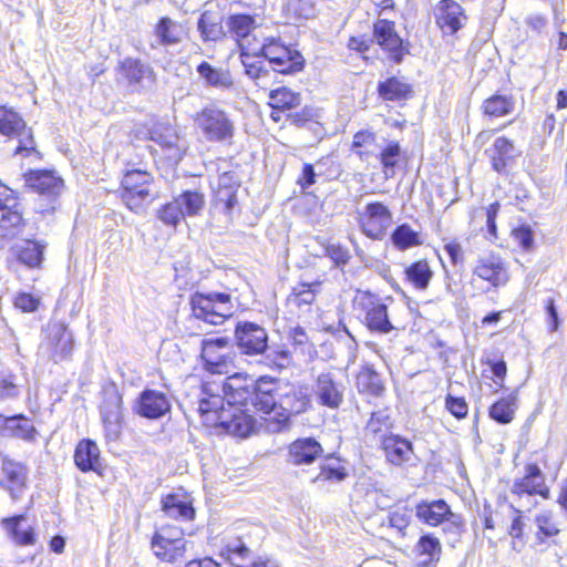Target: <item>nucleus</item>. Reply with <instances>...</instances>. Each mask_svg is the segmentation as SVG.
<instances>
[{
    "mask_svg": "<svg viewBox=\"0 0 567 567\" xmlns=\"http://www.w3.org/2000/svg\"><path fill=\"white\" fill-rule=\"evenodd\" d=\"M276 379L264 375L258 380L234 373L221 383L204 382L198 401L203 423L221 427L227 433L247 437L255 429L252 410L269 413L276 405Z\"/></svg>",
    "mask_w": 567,
    "mask_h": 567,
    "instance_id": "1",
    "label": "nucleus"
},
{
    "mask_svg": "<svg viewBox=\"0 0 567 567\" xmlns=\"http://www.w3.org/2000/svg\"><path fill=\"white\" fill-rule=\"evenodd\" d=\"M276 405L265 417V427L270 433H279L289 427V421L292 415L300 414L307 410L310 404L309 394L306 388L296 385L278 386L276 379V390L274 391Z\"/></svg>",
    "mask_w": 567,
    "mask_h": 567,
    "instance_id": "2",
    "label": "nucleus"
},
{
    "mask_svg": "<svg viewBox=\"0 0 567 567\" xmlns=\"http://www.w3.org/2000/svg\"><path fill=\"white\" fill-rule=\"evenodd\" d=\"M190 305L196 319L213 326L223 324L235 312L230 295L224 292H195Z\"/></svg>",
    "mask_w": 567,
    "mask_h": 567,
    "instance_id": "3",
    "label": "nucleus"
},
{
    "mask_svg": "<svg viewBox=\"0 0 567 567\" xmlns=\"http://www.w3.org/2000/svg\"><path fill=\"white\" fill-rule=\"evenodd\" d=\"M195 125L208 142L227 143L235 134V125L229 114L218 106L210 104L199 111L194 117Z\"/></svg>",
    "mask_w": 567,
    "mask_h": 567,
    "instance_id": "4",
    "label": "nucleus"
},
{
    "mask_svg": "<svg viewBox=\"0 0 567 567\" xmlns=\"http://www.w3.org/2000/svg\"><path fill=\"white\" fill-rule=\"evenodd\" d=\"M256 41V52L254 54H260L278 74H292L300 71L303 68L305 60L302 55L275 39L265 40L259 42L256 35L252 37Z\"/></svg>",
    "mask_w": 567,
    "mask_h": 567,
    "instance_id": "5",
    "label": "nucleus"
},
{
    "mask_svg": "<svg viewBox=\"0 0 567 567\" xmlns=\"http://www.w3.org/2000/svg\"><path fill=\"white\" fill-rule=\"evenodd\" d=\"M40 351L54 363L68 361L74 351V334L63 321H50Z\"/></svg>",
    "mask_w": 567,
    "mask_h": 567,
    "instance_id": "6",
    "label": "nucleus"
},
{
    "mask_svg": "<svg viewBox=\"0 0 567 567\" xmlns=\"http://www.w3.org/2000/svg\"><path fill=\"white\" fill-rule=\"evenodd\" d=\"M511 493L517 496L522 502L519 505L527 509L535 507L537 504L530 497L539 495L544 499L549 498V488L545 484V476L540 467L535 463L526 464L524 476L513 482Z\"/></svg>",
    "mask_w": 567,
    "mask_h": 567,
    "instance_id": "7",
    "label": "nucleus"
},
{
    "mask_svg": "<svg viewBox=\"0 0 567 567\" xmlns=\"http://www.w3.org/2000/svg\"><path fill=\"white\" fill-rule=\"evenodd\" d=\"M0 133L9 137H18L19 145L16 154L29 156L37 152L31 128L27 127L24 120L12 109L0 106Z\"/></svg>",
    "mask_w": 567,
    "mask_h": 567,
    "instance_id": "8",
    "label": "nucleus"
},
{
    "mask_svg": "<svg viewBox=\"0 0 567 567\" xmlns=\"http://www.w3.org/2000/svg\"><path fill=\"white\" fill-rule=\"evenodd\" d=\"M200 358L204 369L213 374H227L234 365L231 346L223 337L204 339Z\"/></svg>",
    "mask_w": 567,
    "mask_h": 567,
    "instance_id": "9",
    "label": "nucleus"
},
{
    "mask_svg": "<svg viewBox=\"0 0 567 567\" xmlns=\"http://www.w3.org/2000/svg\"><path fill=\"white\" fill-rule=\"evenodd\" d=\"M151 183L152 176L146 171L132 169L124 175L122 199L132 212L138 213L151 196Z\"/></svg>",
    "mask_w": 567,
    "mask_h": 567,
    "instance_id": "10",
    "label": "nucleus"
},
{
    "mask_svg": "<svg viewBox=\"0 0 567 567\" xmlns=\"http://www.w3.org/2000/svg\"><path fill=\"white\" fill-rule=\"evenodd\" d=\"M436 27L443 35H454L468 20L464 8L455 0H440L433 8Z\"/></svg>",
    "mask_w": 567,
    "mask_h": 567,
    "instance_id": "11",
    "label": "nucleus"
},
{
    "mask_svg": "<svg viewBox=\"0 0 567 567\" xmlns=\"http://www.w3.org/2000/svg\"><path fill=\"white\" fill-rule=\"evenodd\" d=\"M312 390L318 402L329 409H338L343 402L344 386L339 373L333 370L319 373Z\"/></svg>",
    "mask_w": 567,
    "mask_h": 567,
    "instance_id": "12",
    "label": "nucleus"
},
{
    "mask_svg": "<svg viewBox=\"0 0 567 567\" xmlns=\"http://www.w3.org/2000/svg\"><path fill=\"white\" fill-rule=\"evenodd\" d=\"M235 339L240 351L247 355L261 354L268 348L266 329L255 322H238L235 329Z\"/></svg>",
    "mask_w": 567,
    "mask_h": 567,
    "instance_id": "13",
    "label": "nucleus"
},
{
    "mask_svg": "<svg viewBox=\"0 0 567 567\" xmlns=\"http://www.w3.org/2000/svg\"><path fill=\"white\" fill-rule=\"evenodd\" d=\"M100 412L106 437L116 440L122 424V395L114 386L104 390Z\"/></svg>",
    "mask_w": 567,
    "mask_h": 567,
    "instance_id": "14",
    "label": "nucleus"
},
{
    "mask_svg": "<svg viewBox=\"0 0 567 567\" xmlns=\"http://www.w3.org/2000/svg\"><path fill=\"white\" fill-rule=\"evenodd\" d=\"M355 305L365 310V323L370 330L386 333L390 331L388 307L380 303L374 296L362 293L355 298Z\"/></svg>",
    "mask_w": 567,
    "mask_h": 567,
    "instance_id": "15",
    "label": "nucleus"
},
{
    "mask_svg": "<svg viewBox=\"0 0 567 567\" xmlns=\"http://www.w3.org/2000/svg\"><path fill=\"white\" fill-rule=\"evenodd\" d=\"M323 449L313 437H301L288 446L287 462L297 467L311 465L321 457Z\"/></svg>",
    "mask_w": 567,
    "mask_h": 567,
    "instance_id": "16",
    "label": "nucleus"
},
{
    "mask_svg": "<svg viewBox=\"0 0 567 567\" xmlns=\"http://www.w3.org/2000/svg\"><path fill=\"white\" fill-rule=\"evenodd\" d=\"M492 168L498 174H506L508 166L515 163L520 156V152L516 148L513 141L505 136L497 137L491 147L485 150Z\"/></svg>",
    "mask_w": 567,
    "mask_h": 567,
    "instance_id": "17",
    "label": "nucleus"
},
{
    "mask_svg": "<svg viewBox=\"0 0 567 567\" xmlns=\"http://www.w3.org/2000/svg\"><path fill=\"white\" fill-rule=\"evenodd\" d=\"M364 436L371 445L382 449L385 452L386 460H389L390 412L388 409L372 413L367 423Z\"/></svg>",
    "mask_w": 567,
    "mask_h": 567,
    "instance_id": "18",
    "label": "nucleus"
},
{
    "mask_svg": "<svg viewBox=\"0 0 567 567\" xmlns=\"http://www.w3.org/2000/svg\"><path fill=\"white\" fill-rule=\"evenodd\" d=\"M361 225L363 233L368 237L381 239L385 236L386 229L390 226V212L380 203L369 204Z\"/></svg>",
    "mask_w": 567,
    "mask_h": 567,
    "instance_id": "19",
    "label": "nucleus"
},
{
    "mask_svg": "<svg viewBox=\"0 0 567 567\" xmlns=\"http://www.w3.org/2000/svg\"><path fill=\"white\" fill-rule=\"evenodd\" d=\"M133 409L143 417L159 419L169 411L171 404L164 393L146 389L140 394Z\"/></svg>",
    "mask_w": 567,
    "mask_h": 567,
    "instance_id": "20",
    "label": "nucleus"
},
{
    "mask_svg": "<svg viewBox=\"0 0 567 567\" xmlns=\"http://www.w3.org/2000/svg\"><path fill=\"white\" fill-rule=\"evenodd\" d=\"M260 54H254L249 50L241 51V63L245 68V73L255 81L256 85L261 89H269L277 78L274 69H268L264 60H260Z\"/></svg>",
    "mask_w": 567,
    "mask_h": 567,
    "instance_id": "21",
    "label": "nucleus"
},
{
    "mask_svg": "<svg viewBox=\"0 0 567 567\" xmlns=\"http://www.w3.org/2000/svg\"><path fill=\"white\" fill-rule=\"evenodd\" d=\"M120 70L132 90L144 89L154 82L153 70L137 59H125L121 62Z\"/></svg>",
    "mask_w": 567,
    "mask_h": 567,
    "instance_id": "22",
    "label": "nucleus"
},
{
    "mask_svg": "<svg viewBox=\"0 0 567 567\" xmlns=\"http://www.w3.org/2000/svg\"><path fill=\"white\" fill-rule=\"evenodd\" d=\"M24 181L28 187L48 197L58 196L63 188V181L50 171H30Z\"/></svg>",
    "mask_w": 567,
    "mask_h": 567,
    "instance_id": "23",
    "label": "nucleus"
},
{
    "mask_svg": "<svg viewBox=\"0 0 567 567\" xmlns=\"http://www.w3.org/2000/svg\"><path fill=\"white\" fill-rule=\"evenodd\" d=\"M450 505L444 499L422 501L415 506V516L425 525L440 526L451 513Z\"/></svg>",
    "mask_w": 567,
    "mask_h": 567,
    "instance_id": "24",
    "label": "nucleus"
},
{
    "mask_svg": "<svg viewBox=\"0 0 567 567\" xmlns=\"http://www.w3.org/2000/svg\"><path fill=\"white\" fill-rule=\"evenodd\" d=\"M228 27L231 30V32L237 37L241 51L249 50L251 52H256V42L252 43L250 39L251 32L255 31V29L257 28L256 19L252 16H230L228 19Z\"/></svg>",
    "mask_w": 567,
    "mask_h": 567,
    "instance_id": "25",
    "label": "nucleus"
},
{
    "mask_svg": "<svg viewBox=\"0 0 567 567\" xmlns=\"http://www.w3.org/2000/svg\"><path fill=\"white\" fill-rule=\"evenodd\" d=\"M474 275L491 282L493 287H499L507 282L508 275L499 258L489 256L481 258L474 268Z\"/></svg>",
    "mask_w": 567,
    "mask_h": 567,
    "instance_id": "26",
    "label": "nucleus"
},
{
    "mask_svg": "<svg viewBox=\"0 0 567 567\" xmlns=\"http://www.w3.org/2000/svg\"><path fill=\"white\" fill-rule=\"evenodd\" d=\"M352 150L361 157H369L374 155L379 157L378 147L375 144V136L370 132H358L353 136ZM381 162L384 168L390 167V146L384 147L380 152Z\"/></svg>",
    "mask_w": 567,
    "mask_h": 567,
    "instance_id": "27",
    "label": "nucleus"
},
{
    "mask_svg": "<svg viewBox=\"0 0 567 567\" xmlns=\"http://www.w3.org/2000/svg\"><path fill=\"white\" fill-rule=\"evenodd\" d=\"M3 487L10 492L12 498H18L27 481V468L17 462L4 458L2 461Z\"/></svg>",
    "mask_w": 567,
    "mask_h": 567,
    "instance_id": "28",
    "label": "nucleus"
},
{
    "mask_svg": "<svg viewBox=\"0 0 567 567\" xmlns=\"http://www.w3.org/2000/svg\"><path fill=\"white\" fill-rule=\"evenodd\" d=\"M239 182L231 172H225L219 175L215 190L216 200L224 204L225 212L230 214L237 205V190Z\"/></svg>",
    "mask_w": 567,
    "mask_h": 567,
    "instance_id": "29",
    "label": "nucleus"
},
{
    "mask_svg": "<svg viewBox=\"0 0 567 567\" xmlns=\"http://www.w3.org/2000/svg\"><path fill=\"white\" fill-rule=\"evenodd\" d=\"M433 276L434 271L426 259L416 260L404 268V281L417 291H425Z\"/></svg>",
    "mask_w": 567,
    "mask_h": 567,
    "instance_id": "30",
    "label": "nucleus"
},
{
    "mask_svg": "<svg viewBox=\"0 0 567 567\" xmlns=\"http://www.w3.org/2000/svg\"><path fill=\"white\" fill-rule=\"evenodd\" d=\"M100 461L97 444L89 439L81 440L74 451V463L82 472L95 471Z\"/></svg>",
    "mask_w": 567,
    "mask_h": 567,
    "instance_id": "31",
    "label": "nucleus"
},
{
    "mask_svg": "<svg viewBox=\"0 0 567 567\" xmlns=\"http://www.w3.org/2000/svg\"><path fill=\"white\" fill-rule=\"evenodd\" d=\"M154 34L159 45H176L182 42L185 29L179 22L168 17H163L155 25Z\"/></svg>",
    "mask_w": 567,
    "mask_h": 567,
    "instance_id": "32",
    "label": "nucleus"
},
{
    "mask_svg": "<svg viewBox=\"0 0 567 567\" xmlns=\"http://www.w3.org/2000/svg\"><path fill=\"white\" fill-rule=\"evenodd\" d=\"M196 71L207 86L219 90H230L234 86V80L228 70L214 68L208 62L203 61L197 65Z\"/></svg>",
    "mask_w": 567,
    "mask_h": 567,
    "instance_id": "33",
    "label": "nucleus"
},
{
    "mask_svg": "<svg viewBox=\"0 0 567 567\" xmlns=\"http://www.w3.org/2000/svg\"><path fill=\"white\" fill-rule=\"evenodd\" d=\"M23 515L4 518L2 524L10 533L13 542L19 546H30L35 543V534L31 526H24Z\"/></svg>",
    "mask_w": 567,
    "mask_h": 567,
    "instance_id": "34",
    "label": "nucleus"
},
{
    "mask_svg": "<svg viewBox=\"0 0 567 567\" xmlns=\"http://www.w3.org/2000/svg\"><path fill=\"white\" fill-rule=\"evenodd\" d=\"M414 550L416 555L425 557V559L420 563L423 567L437 563L442 554V547L439 538L431 533L424 534L420 537Z\"/></svg>",
    "mask_w": 567,
    "mask_h": 567,
    "instance_id": "35",
    "label": "nucleus"
},
{
    "mask_svg": "<svg viewBox=\"0 0 567 567\" xmlns=\"http://www.w3.org/2000/svg\"><path fill=\"white\" fill-rule=\"evenodd\" d=\"M197 29L203 41H217L223 37L221 18L217 12L206 10L200 14Z\"/></svg>",
    "mask_w": 567,
    "mask_h": 567,
    "instance_id": "36",
    "label": "nucleus"
},
{
    "mask_svg": "<svg viewBox=\"0 0 567 567\" xmlns=\"http://www.w3.org/2000/svg\"><path fill=\"white\" fill-rule=\"evenodd\" d=\"M162 509L168 516L173 518L192 519L195 515V511L189 501L181 495H167L162 499Z\"/></svg>",
    "mask_w": 567,
    "mask_h": 567,
    "instance_id": "37",
    "label": "nucleus"
},
{
    "mask_svg": "<svg viewBox=\"0 0 567 567\" xmlns=\"http://www.w3.org/2000/svg\"><path fill=\"white\" fill-rule=\"evenodd\" d=\"M172 539L166 537L165 533L156 532L152 539V549L162 560L174 563L184 554V549L175 546Z\"/></svg>",
    "mask_w": 567,
    "mask_h": 567,
    "instance_id": "38",
    "label": "nucleus"
},
{
    "mask_svg": "<svg viewBox=\"0 0 567 567\" xmlns=\"http://www.w3.org/2000/svg\"><path fill=\"white\" fill-rule=\"evenodd\" d=\"M517 408V395H509L499 399L491 405L488 414L492 420L499 424H508L513 421Z\"/></svg>",
    "mask_w": 567,
    "mask_h": 567,
    "instance_id": "39",
    "label": "nucleus"
},
{
    "mask_svg": "<svg viewBox=\"0 0 567 567\" xmlns=\"http://www.w3.org/2000/svg\"><path fill=\"white\" fill-rule=\"evenodd\" d=\"M22 230V215L20 212H11L0 219V249L20 235Z\"/></svg>",
    "mask_w": 567,
    "mask_h": 567,
    "instance_id": "40",
    "label": "nucleus"
},
{
    "mask_svg": "<svg viewBox=\"0 0 567 567\" xmlns=\"http://www.w3.org/2000/svg\"><path fill=\"white\" fill-rule=\"evenodd\" d=\"M13 250L18 260L30 268L39 267L42 261L43 246L39 243L24 240L17 244Z\"/></svg>",
    "mask_w": 567,
    "mask_h": 567,
    "instance_id": "41",
    "label": "nucleus"
},
{
    "mask_svg": "<svg viewBox=\"0 0 567 567\" xmlns=\"http://www.w3.org/2000/svg\"><path fill=\"white\" fill-rule=\"evenodd\" d=\"M515 101L513 96L505 94H494L483 103V112L491 117H501L511 114L514 111Z\"/></svg>",
    "mask_w": 567,
    "mask_h": 567,
    "instance_id": "42",
    "label": "nucleus"
},
{
    "mask_svg": "<svg viewBox=\"0 0 567 567\" xmlns=\"http://www.w3.org/2000/svg\"><path fill=\"white\" fill-rule=\"evenodd\" d=\"M417 456L414 453L413 444L411 441L392 434V464L401 465H415Z\"/></svg>",
    "mask_w": 567,
    "mask_h": 567,
    "instance_id": "43",
    "label": "nucleus"
},
{
    "mask_svg": "<svg viewBox=\"0 0 567 567\" xmlns=\"http://www.w3.org/2000/svg\"><path fill=\"white\" fill-rule=\"evenodd\" d=\"M6 430L13 436L32 442L37 437V430L31 421L23 415H14L6 420Z\"/></svg>",
    "mask_w": 567,
    "mask_h": 567,
    "instance_id": "44",
    "label": "nucleus"
},
{
    "mask_svg": "<svg viewBox=\"0 0 567 567\" xmlns=\"http://www.w3.org/2000/svg\"><path fill=\"white\" fill-rule=\"evenodd\" d=\"M300 94L287 87H279L269 92V105L272 110L296 109L300 105Z\"/></svg>",
    "mask_w": 567,
    "mask_h": 567,
    "instance_id": "45",
    "label": "nucleus"
},
{
    "mask_svg": "<svg viewBox=\"0 0 567 567\" xmlns=\"http://www.w3.org/2000/svg\"><path fill=\"white\" fill-rule=\"evenodd\" d=\"M375 6L382 7L380 11L379 20L374 23V38L378 44L384 50V52H390V21L385 18L386 9L389 6L384 3L388 0H371Z\"/></svg>",
    "mask_w": 567,
    "mask_h": 567,
    "instance_id": "46",
    "label": "nucleus"
},
{
    "mask_svg": "<svg viewBox=\"0 0 567 567\" xmlns=\"http://www.w3.org/2000/svg\"><path fill=\"white\" fill-rule=\"evenodd\" d=\"M357 386L360 392L380 395L385 391L380 375L370 368L362 369L357 375Z\"/></svg>",
    "mask_w": 567,
    "mask_h": 567,
    "instance_id": "47",
    "label": "nucleus"
},
{
    "mask_svg": "<svg viewBox=\"0 0 567 567\" xmlns=\"http://www.w3.org/2000/svg\"><path fill=\"white\" fill-rule=\"evenodd\" d=\"M421 244L420 234L413 230L408 224H402L392 231V245L401 250H405Z\"/></svg>",
    "mask_w": 567,
    "mask_h": 567,
    "instance_id": "48",
    "label": "nucleus"
},
{
    "mask_svg": "<svg viewBox=\"0 0 567 567\" xmlns=\"http://www.w3.org/2000/svg\"><path fill=\"white\" fill-rule=\"evenodd\" d=\"M183 208V214L186 217L199 215L205 205L204 195L196 190H185L179 196L175 197Z\"/></svg>",
    "mask_w": 567,
    "mask_h": 567,
    "instance_id": "49",
    "label": "nucleus"
},
{
    "mask_svg": "<svg viewBox=\"0 0 567 567\" xmlns=\"http://www.w3.org/2000/svg\"><path fill=\"white\" fill-rule=\"evenodd\" d=\"M151 140L157 143L163 148L172 151L173 156H177L179 154V148L177 146L178 135L176 134L173 127H155L151 131Z\"/></svg>",
    "mask_w": 567,
    "mask_h": 567,
    "instance_id": "50",
    "label": "nucleus"
},
{
    "mask_svg": "<svg viewBox=\"0 0 567 567\" xmlns=\"http://www.w3.org/2000/svg\"><path fill=\"white\" fill-rule=\"evenodd\" d=\"M347 472L339 461L324 463L320 466V472L312 478V483L322 484L324 482L338 483L346 478Z\"/></svg>",
    "mask_w": 567,
    "mask_h": 567,
    "instance_id": "51",
    "label": "nucleus"
},
{
    "mask_svg": "<svg viewBox=\"0 0 567 567\" xmlns=\"http://www.w3.org/2000/svg\"><path fill=\"white\" fill-rule=\"evenodd\" d=\"M157 218L166 226L176 227L185 217L176 198L163 205L156 213Z\"/></svg>",
    "mask_w": 567,
    "mask_h": 567,
    "instance_id": "52",
    "label": "nucleus"
},
{
    "mask_svg": "<svg viewBox=\"0 0 567 567\" xmlns=\"http://www.w3.org/2000/svg\"><path fill=\"white\" fill-rule=\"evenodd\" d=\"M442 532L447 536L449 542H456L465 530L464 520L460 514L451 513L441 523Z\"/></svg>",
    "mask_w": 567,
    "mask_h": 567,
    "instance_id": "53",
    "label": "nucleus"
},
{
    "mask_svg": "<svg viewBox=\"0 0 567 567\" xmlns=\"http://www.w3.org/2000/svg\"><path fill=\"white\" fill-rule=\"evenodd\" d=\"M315 286L316 285L299 284L292 289V292L288 297L289 303L297 307L311 305L316 298Z\"/></svg>",
    "mask_w": 567,
    "mask_h": 567,
    "instance_id": "54",
    "label": "nucleus"
},
{
    "mask_svg": "<svg viewBox=\"0 0 567 567\" xmlns=\"http://www.w3.org/2000/svg\"><path fill=\"white\" fill-rule=\"evenodd\" d=\"M20 380L19 377L11 371H2L0 378V398H17L20 393Z\"/></svg>",
    "mask_w": 567,
    "mask_h": 567,
    "instance_id": "55",
    "label": "nucleus"
},
{
    "mask_svg": "<svg viewBox=\"0 0 567 567\" xmlns=\"http://www.w3.org/2000/svg\"><path fill=\"white\" fill-rule=\"evenodd\" d=\"M414 96V85L404 76L392 75V102L410 100Z\"/></svg>",
    "mask_w": 567,
    "mask_h": 567,
    "instance_id": "56",
    "label": "nucleus"
},
{
    "mask_svg": "<svg viewBox=\"0 0 567 567\" xmlns=\"http://www.w3.org/2000/svg\"><path fill=\"white\" fill-rule=\"evenodd\" d=\"M535 523L537 525L538 533L545 537L556 536L560 532L556 523L553 520V516L549 512L538 514L535 518Z\"/></svg>",
    "mask_w": 567,
    "mask_h": 567,
    "instance_id": "57",
    "label": "nucleus"
},
{
    "mask_svg": "<svg viewBox=\"0 0 567 567\" xmlns=\"http://www.w3.org/2000/svg\"><path fill=\"white\" fill-rule=\"evenodd\" d=\"M512 237L524 250H529L534 245V231L529 225L523 224L514 228Z\"/></svg>",
    "mask_w": 567,
    "mask_h": 567,
    "instance_id": "58",
    "label": "nucleus"
},
{
    "mask_svg": "<svg viewBox=\"0 0 567 567\" xmlns=\"http://www.w3.org/2000/svg\"><path fill=\"white\" fill-rule=\"evenodd\" d=\"M17 193L4 184H0V208L8 209V213L19 212Z\"/></svg>",
    "mask_w": 567,
    "mask_h": 567,
    "instance_id": "59",
    "label": "nucleus"
},
{
    "mask_svg": "<svg viewBox=\"0 0 567 567\" xmlns=\"http://www.w3.org/2000/svg\"><path fill=\"white\" fill-rule=\"evenodd\" d=\"M410 42L403 40L392 29V62L400 63L405 55L410 54Z\"/></svg>",
    "mask_w": 567,
    "mask_h": 567,
    "instance_id": "60",
    "label": "nucleus"
},
{
    "mask_svg": "<svg viewBox=\"0 0 567 567\" xmlns=\"http://www.w3.org/2000/svg\"><path fill=\"white\" fill-rule=\"evenodd\" d=\"M445 406L456 419H464L467 415V403L463 398L447 394L445 399Z\"/></svg>",
    "mask_w": 567,
    "mask_h": 567,
    "instance_id": "61",
    "label": "nucleus"
},
{
    "mask_svg": "<svg viewBox=\"0 0 567 567\" xmlns=\"http://www.w3.org/2000/svg\"><path fill=\"white\" fill-rule=\"evenodd\" d=\"M14 307L23 312H33L40 305V299L31 293L20 292L14 298Z\"/></svg>",
    "mask_w": 567,
    "mask_h": 567,
    "instance_id": "62",
    "label": "nucleus"
},
{
    "mask_svg": "<svg viewBox=\"0 0 567 567\" xmlns=\"http://www.w3.org/2000/svg\"><path fill=\"white\" fill-rule=\"evenodd\" d=\"M224 549L228 554L229 559H245L250 553L249 548L239 538L228 540Z\"/></svg>",
    "mask_w": 567,
    "mask_h": 567,
    "instance_id": "63",
    "label": "nucleus"
},
{
    "mask_svg": "<svg viewBox=\"0 0 567 567\" xmlns=\"http://www.w3.org/2000/svg\"><path fill=\"white\" fill-rule=\"evenodd\" d=\"M524 22L528 30L538 35L543 34L548 25V19L543 13H529L526 16Z\"/></svg>",
    "mask_w": 567,
    "mask_h": 567,
    "instance_id": "64",
    "label": "nucleus"
}]
</instances>
